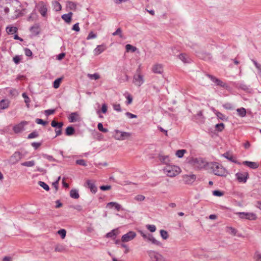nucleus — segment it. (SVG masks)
Returning a JSON list of instances; mask_svg holds the SVG:
<instances>
[{
	"mask_svg": "<svg viewBox=\"0 0 261 261\" xmlns=\"http://www.w3.org/2000/svg\"><path fill=\"white\" fill-rule=\"evenodd\" d=\"M24 9L17 0H6L5 6H0V12H4L8 18L15 19L24 14Z\"/></svg>",
	"mask_w": 261,
	"mask_h": 261,
	"instance_id": "nucleus-1",
	"label": "nucleus"
},
{
	"mask_svg": "<svg viewBox=\"0 0 261 261\" xmlns=\"http://www.w3.org/2000/svg\"><path fill=\"white\" fill-rule=\"evenodd\" d=\"M210 168L213 173L216 175L225 177L228 174L227 170L222 165L217 162L211 163Z\"/></svg>",
	"mask_w": 261,
	"mask_h": 261,
	"instance_id": "nucleus-2",
	"label": "nucleus"
},
{
	"mask_svg": "<svg viewBox=\"0 0 261 261\" xmlns=\"http://www.w3.org/2000/svg\"><path fill=\"white\" fill-rule=\"evenodd\" d=\"M189 163L197 169L204 168L207 164L206 161L201 158H191L189 161Z\"/></svg>",
	"mask_w": 261,
	"mask_h": 261,
	"instance_id": "nucleus-3",
	"label": "nucleus"
},
{
	"mask_svg": "<svg viewBox=\"0 0 261 261\" xmlns=\"http://www.w3.org/2000/svg\"><path fill=\"white\" fill-rule=\"evenodd\" d=\"M164 172L169 177H174L181 171L180 168L176 166L167 165L164 169Z\"/></svg>",
	"mask_w": 261,
	"mask_h": 261,
	"instance_id": "nucleus-4",
	"label": "nucleus"
},
{
	"mask_svg": "<svg viewBox=\"0 0 261 261\" xmlns=\"http://www.w3.org/2000/svg\"><path fill=\"white\" fill-rule=\"evenodd\" d=\"M150 261H167L166 259L161 253L153 250L147 251Z\"/></svg>",
	"mask_w": 261,
	"mask_h": 261,
	"instance_id": "nucleus-5",
	"label": "nucleus"
},
{
	"mask_svg": "<svg viewBox=\"0 0 261 261\" xmlns=\"http://www.w3.org/2000/svg\"><path fill=\"white\" fill-rule=\"evenodd\" d=\"M115 138L118 140H124L130 137L132 134L129 132H122L119 130H115Z\"/></svg>",
	"mask_w": 261,
	"mask_h": 261,
	"instance_id": "nucleus-6",
	"label": "nucleus"
},
{
	"mask_svg": "<svg viewBox=\"0 0 261 261\" xmlns=\"http://www.w3.org/2000/svg\"><path fill=\"white\" fill-rule=\"evenodd\" d=\"M241 219H246L249 220H255L257 216L253 213L239 212L237 214Z\"/></svg>",
	"mask_w": 261,
	"mask_h": 261,
	"instance_id": "nucleus-7",
	"label": "nucleus"
},
{
	"mask_svg": "<svg viewBox=\"0 0 261 261\" xmlns=\"http://www.w3.org/2000/svg\"><path fill=\"white\" fill-rule=\"evenodd\" d=\"M63 122H58L55 120H53L51 122V125L53 127H56L55 133L56 137L61 135L62 134V127L63 126Z\"/></svg>",
	"mask_w": 261,
	"mask_h": 261,
	"instance_id": "nucleus-8",
	"label": "nucleus"
},
{
	"mask_svg": "<svg viewBox=\"0 0 261 261\" xmlns=\"http://www.w3.org/2000/svg\"><path fill=\"white\" fill-rule=\"evenodd\" d=\"M144 82L143 75L141 74H135L133 83L137 86L140 87Z\"/></svg>",
	"mask_w": 261,
	"mask_h": 261,
	"instance_id": "nucleus-9",
	"label": "nucleus"
},
{
	"mask_svg": "<svg viewBox=\"0 0 261 261\" xmlns=\"http://www.w3.org/2000/svg\"><path fill=\"white\" fill-rule=\"evenodd\" d=\"M136 237V233L133 231H129L122 236V242H127L133 240Z\"/></svg>",
	"mask_w": 261,
	"mask_h": 261,
	"instance_id": "nucleus-10",
	"label": "nucleus"
},
{
	"mask_svg": "<svg viewBox=\"0 0 261 261\" xmlns=\"http://www.w3.org/2000/svg\"><path fill=\"white\" fill-rule=\"evenodd\" d=\"M27 124H28V122L22 121L19 123L13 126V130L16 134L19 133L24 130V126Z\"/></svg>",
	"mask_w": 261,
	"mask_h": 261,
	"instance_id": "nucleus-11",
	"label": "nucleus"
},
{
	"mask_svg": "<svg viewBox=\"0 0 261 261\" xmlns=\"http://www.w3.org/2000/svg\"><path fill=\"white\" fill-rule=\"evenodd\" d=\"M196 177L194 174L187 175L185 174L182 176V179L185 184L191 185L196 180Z\"/></svg>",
	"mask_w": 261,
	"mask_h": 261,
	"instance_id": "nucleus-12",
	"label": "nucleus"
},
{
	"mask_svg": "<svg viewBox=\"0 0 261 261\" xmlns=\"http://www.w3.org/2000/svg\"><path fill=\"white\" fill-rule=\"evenodd\" d=\"M144 239L148 242H150L152 244L158 246L162 247L163 246V244L160 241L156 240L151 234L147 233L146 237Z\"/></svg>",
	"mask_w": 261,
	"mask_h": 261,
	"instance_id": "nucleus-13",
	"label": "nucleus"
},
{
	"mask_svg": "<svg viewBox=\"0 0 261 261\" xmlns=\"http://www.w3.org/2000/svg\"><path fill=\"white\" fill-rule=\"evenodd\" d=\"M207 76L211 79V80L212 82L215 83L216 85L220 86L223 88H227L228 86H227V84L222 82L219 79L216 77L215 76H214L213 75H210V74H207Z\"/></svg>",
	"mask_w": 261,
	"mask_h": 261,
	"instance_id": "nucleus-14",
	"label": "nucleus"
},
{
	"mask_svg": "<svg viewBox=\"0 0 261 261\" xmlns=\"http://www.w3.org/2000/svg\"><path fill=\"white\" fill-rule=\"evenodd\" d=\"M236 176L239 182L245 183L249 177V174L247 172H238L236 174Z\"/></svg>",
	"mask_w": 261,
	"mask_h": 261,
	"instance_id": "nucleus-15",
	"label": "nucleus"
},
{
	"mask_svg": "<svg viewBox=\"0 0 261 261\" xmlns=\"http://www.w3.org/2000/svg\"><path fill=\"white\" fill-rule=\"evenodd\" d=\"M38 11L40 14L45 17L46 15L47 9L46 5L43 2H40L38 4Z\"/></svg>",
	"mask_w": 261,
	"mask_h": 261,
	"instance_id": "nucleus-16",
	"label": "nucleus"
},
{
	"mask_svg": "<svg viewBox=\"0 0 261 261\" xmlns=\"http://www.w3.org/2000/svg\"><path fill=\"white\" fill-rule=\"evenodd\" d=\"M21 158V154L20 152L16 151L14 152L11 156L10 162L12 164H14L18 162Z\"/></svg>",
	"mask_w": 261,
	"mask_h": 261,
	"instance_id": "nucleus-17",
	"label": "nucleus"
},
{
	"mask_svg": "<svg viewBox=\"0 0 261 261\" xmlns=\"http://www.w3.org/2000/svg\"><path fill=\"white\" fill-rule=\"evenodd\" d=\"M152 71L154 73L161 74L163 72V67L161 64H154L152 67Z\"/></svg>",
	"mask_w": 261,
	"mask_h": 261,
	"instance_id": "nucleus-18",
	"label": "nucleus"
},
{
	"mask_svg": "<svg viewBox=\"0 0 261 261\" xmlns=\"http://www.w3.org/2000/svg\"><path fill=\"white\" fill-rule=\"evenodd\" d=\"M243 164L253 169H257L259 167V164L257 162L244 161Z\"/></svg>",
	"mask_w": 261,
	"mask_h": 261,
	"instance_id": "nucleus-19",
	"label": "nucleus"
},
{
	"mask_svg": "<svg viewBox=\"0 0 261 261\" xmlns=\"http://www.w3.org/2000/svg\"><path fill=\"white\" fill-rule=\"evenodd\" d=\"M87 187L90 190V191L95 193L97 191V188L95 185V184L90 180H87L86 182Z\"/></svg>",
	"mask_w": 261,
	"mask_h": 261,
	"instance_id": "nucleus-20",
	"label": "nucleus"
},
{
	"mask_svg": "<svg viewBox=\"0 0 261 261\" xmlns=\"http://www.w3.org/2000/svg\"><path fill=\"white\" fill-rule=\"evenodd\" d=\"M106 46L104 44L98 45L94 49V52L95 55H98L106 49Z\"/></svg>",
	"mask_w": 261,
	"mask_h": 261,
	"instance_id": "nucleus-21",
	"label": "nucleus"
},
{
	"mask_svg": "<svg viewBox=\"0 0 261 261\" xmlns=\"http://www.w3.org/2000/svg\"><path fill=\"white\" fill-rule=\"evenodd\" d=\"M73 13L72 12H69L67 14H64L62 15V18L67 23H70L71 21V18Z\"/></svg>",
	"mask_w": 261,
	"mask_h": 261,
	"instance_id": "nucleus-22",
	"label": "nucleus"
},
{
	"mask_svg": "<svg viewBox=\"0 0 261 261\" xmlns=\"http://www.w3.org/2000/svg\"><path fill=\"white\" fill-rule=\"evenodd\" d=\"M10 105V101L8 99H2L0 101V109L4 110L7 109Z\"/></svg>",
	"mask_w": 261,
	"mask_h": 261,
	"instance_id": "nucleus-23",
	"label": "nucleus"
},
{
	"mask_svg": "<svg viewBox=\"0 0 261 261\" xmlns=\"http://www.w3.org/2000/svg\"><path fill=\"white\" fill-rule=\"evenodd\" d=\"M222 155L233 163L238 164L239 165L240 164L239 162H238L236 160L234 159L233 156L230 154L228 152H226L223 153Z\"/></svg>",
	"mask_w": 261,
	"mask_h": 261,
	"instance_id": "nucleus-24",
	"label": "nucleus"
},
{
	"mask_svg": "<svg viewBox=\"0 0 261 261\" xmlns=\"http://www.w3.org/2000/svg\"><path fill=\"white\" fill-rule=\"evenodd\" d=\"M113 206H114L117 211L121 209V205L115 202H109L107 205V207L109 208H112Z\"/></svg>",
	"mask_w": 261,
	"mask_h": 261,
	"instance_id": "nucleus-25",
	"label": "nucleus"
},
{
	"mask_svg": "<svg viewBox=\"0 0 261 261\" xmlns=\"http://www.w3.org/2000/svg\"><path fill=\"white\" fill-rule=\"evenodd\" d=\"M118 231L117 229H114L111 230L110 232L107 233L106 234V237L107 238H110L112 239H115L118 234Z\"/></svg>",
	"mask_w": 261,
	"mask_h": 261,
	"instance_id": "nucleus-26",
	"label": "nucleus"
},
{
	"mask_svg": "<svg viewBox=\"0 0 261 261\" xmlns=\"http://www.w3.org/2000/svg\"><path fill=\"white\" fill-rule=\"evenodd\" d=\"M178 58L185 63H188L190 62V59L185 54H181L178 56Z\"/></svg>",
	"mask_w": 261,
	"mask_h": 261,
	"instance_id": "nucleus-27",
	"label": "nucleus"
},
{
	"mask_svg": "<svg viewBox=\"0 0 261 261\" xmlns=\"http://www.w3.org/2000/svg\"><path fill=\"white\" fill-rule=\"evenodd\" d=\"M159 160L161 162L167 165H168L170 162V160L168 155H160Z\"/></svg>",
	"mask_w": 261,
	"mask_h": 261,
	"instance_id": "nucleus-28",
	"label": "nucleus"
},
{
	"mask_svg": "<svg viewBox=\"0 0 261 261\" xmlns=\"http://www.w3.org/2000/svg\"><path fill=\"white\" fill-rule=\"evenodd\" d=\"M78 114L77 113H72L68 117V120L70 122H74L77 120Z\"/></svg>",
	"mask_w": 261,
	"mask_h": 261,
	"instance_id": "nucleus-29",
	"label": "nucleus"
},
{
	"mask_svg": "<svg viewBox=\"0 0 261 261\" xmlns=\"http://www.w3.org/2000/svg\"><path fill=\"white\" fill-rule=\"evenodd\" d=\"M238 115L241 117H244L246 115V109L244 108H241L237 109Z\"/></svg>",
	"mask_w": 261,
	"mask_h": 261,
	"instance_id": "nucleus-30",
	"label": "nucleus"
},
{
	"mask_svg": "<svg viewBox=\"0 0 261 261\" xmlns=\"http://www.w3.org/2000/svg\"><path fill=\"white\" fill-rule=\"evenodd\" d=\"M30 31L35 35H38L39 33V26L35 24L30 28Z\"/></svg>",
	"mask_w": 261,
	"mask_h": 261,
	"instance_id": "nucleus-31",
	"label": "nucleus"
},
{
	"mask_svg": "<svg viewBox=\"0 0 261 261\" xmlns=\"http://www.w3.org/2000/svg\"><path fill=\"white\" fill-rule=\"evenodd\" d=\"M75 133V129L74 128L71 126H68L65 131V134L67 136H71L74 134Z\"/></svg>",
	"mask_w": 261,
	"mask_h": 261,
	"instance_id": "nucleus-32",
	"label": "nucleus"
},
{
	"mask_svg": "<svg viewBox=\"0 0 261 261\" xmlns=\"http://www.w3.org/2000/svg\"><path fill=\"white\" fill-rule=\"evenodd\" d=\"M66 6L70 10H75L76 9V4L73 2H67Z\"/></svg>",
	"mask_w": 261,
	"mask_h": 261,
	"instance_id": "nucleus-33",
	"label": "nucleus"
},
{
	"mask_svg": "<svg viewBox=\"0 0 261 261\" xmlns=\"http://www.w3.org/2000/svg\"><path fill=\"white\" fill-rule=\"evenodd\" d=\"M70 195L74 199H78L80 197L78 191L75 189H72L70 191Z\"/></svg>",
	"mask_w": 261,
	"mask_h": 261,
	"instance_id": "nucleus-34",
	"label": "nucleus"
},
{
	"mask_svg": "<svg viewBox=\"0 0 261 261\" xmlns=\"http://www.w3.org/2000/svg\"><path fill=\"white\" fill-rule=\"evenodd\" d=\"M6 31L9 34H13L17 32V28L14 27H7Z\"/></svg>",
	"mask_w": 261,
	"mask_h": 261,
	"instance_id": "nucleus-35",
	"label": "nucleus"
},
{
	"mask_svg": "<svg viewBox=\"0 0 261 261\" xmlns=\"http://www.w3.org/2000/svg\"><path fill=\"white\" fill-rule=\"evenodd\" d=\"M125 49H126V51L127 52H128V51H130L132 53H134V52H135L137 50V48L136 47L134 46H133V45H132L130 44H127V45H126Z\"/></svg>",
	"mask_w": 261,
	"mask_h": 261,
	"instance_id": "nucleus-36",
	"label": "nucleus"
},
{
	"mask_svg": "<svg viewBox=\"0 0 261 261\" xmlns=\"http://www.w3.org/2000/svg\"><path fill=\"white\" fill-rule=\"evenodd\" d=\"M63 80V77H60L57 79H56L53 84V87L55 89H57L60 87V84Z\"/></svg>",
	"mask_w": 261,
	"mask_h": 261,
	"instance_id": "nucleus-37",
	"label": "nucleus"
},
{
	"mask_svg": "<svg viewBox=\"0 0 261 261\" xmlns=\"http://www.w3.org/2000/svg\"><path fill=\"white\" fill-rule=\"evenodd\" d=\"M87 76L90 79V80H98L100 79V75L98 73H95L94 74H90L88 73L87 74Z\"/></svg>",
	"mask_w": 261,
	"mask_h": 261,
	"instance_id": "nucleus-38",
	"label": "nucleus"
},
{
	"mask_svg": "<svg viewBox=\"0 0 261 261\" xmlns=\"http://www.w3.org/2000/svg\"><path fill=\"white\" fill-rule=\"evenodd\" d=\"M54 8L56 11H59L62 9L61 5L57 1H55L53 3Z\"/></svg>",
	"mask_w": 261,
	"mask_h": 261,
	"instance_id": "nucleus-39",
	"label": "nucleus"
},
{
	"mask_svg": "<svg viewBox=\"0 0 261 261\" xmlns=\"http://www.w3.org/2000/svg\"><path fill=\"white\" fill-rule=\"evenodd\" d=\"M160 234L164 240H166L169 238V234L167 231L162 229L160 230Z\"/></svg>",
	"mask_w": 261,
	"mask_h": 261,
	"instance_id": "nucleus-40",
	"label": "nucleus"
},
{
	"mask_svg": "<svg viewBox=\"0 0 261 261\" xmlns=\"http://www.w3.org/2000/svg\"><path fill=\"white\" fill-rule=\"evenodd\" d=\"M65 250V248L64 246L62 245H57L55 248V251L56 252H62Z\"/></svg>",
	"mask_w": 261,
	"mask_h": 261,
	"instance_id": "nucleus-41",
	"label": "nucleus"
},
{
	"mask_svg": "<svg viewBox=\"0 0 261 261\" xmlns=\"http://www.w3.org/2000/svg\"><path fill=\"white\" fill-rule=\"evenodd\" d=\"M21 165L25 167H33L35 165L34 161H27L21 163Z\"/></svg>",
	"mask_w": 261,
	"mask_h": 261,
	"instance_id": "nucleus-42",
	"label": "nucleus"
},
{
	"mask_svg": "<svg viewBox=\"0 0 261 261\" xmlns=\"http://www.w3.org/2000/svg\"><path fill=\"white\" fill-rule=\"evenodd\" d=\"M22 96L23 97V98L24 99V102L26 103L27 107L29 108V103L30 102V98L28 96V95H27V94L25 93H23L22 94Z\"/></svg>",
	"mask_w": 261,
	"mask_h": 261,
	"instance_id": "nucleus-43",
	"label": "nucleus"
},
{
	"mask_svg": "<svg viewBox=\"0 0 261 261\" xmlns=\"http://www.w3.org/2000/svg\"><path fill=\"white\" fill-rule=\"evenodd\" d=\"M187 152L186 150L185 149H180V150H178L176 152V155L179 158H182L184 154Z\"/></svg>",
	"mask_w": 261,
	"mask_h": 261,
	"instance_id": "nucleus-44",
	"label": "nucleus"
},
{
	"mask_svg": "<svg viewBox=\"0 0 261 261\" xmlns=\"http://www.w3.org/2000/svg\"><path fill=\"white\" fill-rule=\"evenodd\" d=\"M38 185L40 187L43 188L44 190H45L46 191H49V186L46 184H45L44 182L42 181H38Z\"/></svg>",
	"mask_w": 261,
	"mask_h": 261,
	"instance_id": "nucleus-45",
	"label": "nucleus"
},
{
	"mask_svg": "<svg viewBox=\"0 0 261 261\" xmlns=\"http://www.w3.org/2000/svg\"><path fill=\"white\" fill-rule=\"evenodd\" d=\"M38 136H39V134H38V132L35 130V131H33V132H32L31 133H30L28 135V139H31L37 138L38 137Z\"/></svg>",
	"mask_w": 261,
	"mask_h": 261,
	"instance_id": "nucleus-46",
	"label": "nucleus"
},
{
	"mask_svg": "<svg viewBox=\"0 0 261 261\" xmlns=\"http://www.w3.org/2000/svg\"><path fill=\"white\" fill-rule=\"evenodd\" d=\"M112 35L113 36L119 35V37L121 38H123V37L122 35V30L121 29V28L117 29L116 31L112 34Z\"/></svg>",
	"mask_w": 261,
	"mask_h": 261,
	"instance_id": "nucleus-47",
	"label": "nucleus"
},
{
	"mask_svg": "<svg viewBox=\"0 0 261 261\" xmlns=\"http://www.w3.org/2000/svg\"><path fill=\"white\" fill-rule=\"evenodd\" d=\"M97 128L98 130L103 133H107L108 129L107 128H103V125L101 123H99L97 125Z\"/></svg>",
	"mask_w": 261,
	"mask_h": 261,
	"instance_id": "nucleus-48",
	"label": "nucleus"
},
{
	"mask_svg": "<svg viewBox=\"0 0 261 261\" xmlns=\"http://www.w3.org/2000/svg\"><path fill=\"white\" fill-rule=\"evenodd\" d=\"M254 258L255 261H261V253L259 251H256L254 253Z\"/></svg>",
	"mask_w": 261,
	"mask_h": 261,
	"instance_id": "nucleus-49",
	"label": "nucleus"
},
{
	"mask_svg": "<svg viewBox=\"0 0 261 261\" xmlns=\"http://www.w3.org/2000/svg\"><path fill=\"white\" fill-rule=\"evenodd\" d=\"M147 229L151 232H153L156 230V227L154 225L148 224L146 225Z\"/></svg>",
	"mask_w": 261,
	"mask_h": 261,
	"instance_id": "nucleus-50",
	"label": "nucleus"
},
{
	"mask_svg": "<svg viewBox=\"0 0 261 261\" xmlns=\"http://www.w3.org/2000/svg\"><path fill=\"white\" fill-rule=\"evenodd\" d=\"M216 128L219 132H222L224 128V124L223 123H218L216 125Z\"/></svg>",
	"mask_w": 261,
	"mask_h": 261,
	"instance_id": "nucleus-51",
	"label": "nucleus"
},
{
	"mask_svg": "<svg viewBox=\"0 0 261 261\" xmlns=\"http://www.w3.org/2000/svg\"><path fill=\"white\" fill-rule=\"evenodd\" d=\"M251 61L253 63L255 67L257 69L258 72L259 73H261V64L258 63V62H257L255 60H254L253 59H252Z\"/></svg>",
	"mask_w": 261,
	"mask_h": 261,
	"instance_id": "nucleus-52",
	"label": "nucleus"
},
{
	"mask_svg": "<svg viewBox=\"0 0 261 261\" xmlns=\"http://www.w3.org/2000/svg\"><path fill=\"white\" fill-rule=\"evenodd\" d=\"M58 233L60 235V236L61 237V238L62 239H64L65 237H66V231L65 230V229H60L58 231Z\"/></svg>",
	"mask_w": 261,
	"mask_h": 261,
	"instance_id": "nucleus-53",
	"label": "nucleus"
},
{
	"mask_svg": "<svg viewBox=\"0 0 261 261\" xmlns=\"http://www.w3.org/2000/svg\"><path fill=\"white\" fill-rule=\"evenodd\" d=\"M35 122L39 124H42L43 125H45L47 124V121H44L41 119L37 118L35 120Z\"/></svg>",
	"mask_w": 261,
	"mask_h": 261,
	"instance_id": "nucleus-54",
	"label": "nucleus"
},
{
	"mask_svg": "<svg viewBox=\"0 0 261 261\" xmlns=\"http://www.w3.org/2000/svg\"><path fill=\"white\" fill-rule=\"evenodd\" d=\"M135 199L138 201H142L145 199V196L142 195H137L135 197Z\"/></svg>",
	"mask_w": 261,
	"mask_h": 261,
	"instance_id": "nucleus-55",
	"label": "nucleus"
},
{
	"mask_svg": "<svg viewBox=\"0 0 261 261\" xmlns=\"http://www.w3.org/2000/svg\"><path fill=\"white\" fill-rule=\"evenodd\" d=\"M96 37H97V35L96 34H94L93 32H91L89 33V34L87 37V39L90 40V39H94V38H96Z\"/></svg>",
	"mask_w": 261,
	"mask_h": 261,
	"instance_id": "nucleus-56",
	"label": "nucleus"
},
{
	"mask_svg": "<svg viewBox=\"0 0 261 261\" xmlns=\"http://www.w3.org/2000/svg\"><path fill=\"white\" fill-rule=\"evenodd\" d=\"M55 112V110H54V109H48V110H46L44 111L45 115L47 116L54 114Z\"/></svg>",
	"mask_w": 261,
	"mask_h": 261,
	"instance_id": "nucleus-57",
	"label": "nucleus"
},
{
	"mask_svg": "<svg viewBox=\"0 0 261 261\" xmlns=\"http://www.w3.org/2000/svg\"><path fill=\"white\" fill-rule=\"evenodd\" d=\"M76 163L77 165H82V166H87V164H86V163L85 161L84 160H83V159H80V160H76Z\"/></svg>",
	"mask_w": 261,
	"mask_h": 261,
	"instance_id": "nucleus-58",
	"label": "nucleus"
},
{
	"mask_svg": "<svg viewBox=\"0 0 261 261\" xmlns=\"http://www.w3.org/2000/svg\"><path fill=\"white\" fill-rule=\"evenodd\" d=\"M213 194L216 196H222L223 195V193L219 190H215L213 192Z\"/></svg>",
	"mask_w": 261,
	"mask_h": 261,
	"instance_id": "nucleus-59",
	"label": "nucleus"
},
{
	"mask_svg": "<svg viewBox=\"0 0 261 261\" xmlns=\"http://www.w3.org/2000/svg\"><path fill=\"white\" fill-rule=\"evenodd\" d=\"M108 111V107H107V105L106 103H103L102 105V107H101V111L102 113L105 114L107 113Z\"/></svg>",
	"mask_w": 261,
	"mask_h": 261,
	"instance_id": "nucleus-60",
	"label": "nucleus"
},
{
	"mask_svg": "<svg viewBox=\"0 0 261 261\" xmlns=\"http://www.w3.org/2000/svg\"><path fill=\"white\" fill-rule=\"evenodd\" d=\"M21 60V58L19 56H15L13 58V60L14 62V63L16 64H18L19 63Z\"/></svg>",
	"mask_w": 261,
	"mask_h": 261,
	"instance_id": "nucleus-61",
	"label": "nucleus"
},
{
	"mask_svg": "<svg viewBox=\"0 0 261 261\" xmlns=\"http://www.w3.org/2000/svg\"><path fill=\"white\" fill-rule=\"evenodd\" d=\"M24 53L25 56L28 57H31L32 55V51L28 48H24Z\"/></svg>",
	"mask_w": 261,
	"mask_h": 261,
	"instance_id": "nucleus-62",
	"label": "nucleus"
},
{
	"mask_svg": "<svg viewBox=\"0 0 261 261\" xmlns=\"http://www.w3.org/2000/svg\"><path fill=\"white\" fill-rule=\"evenodd\" d=\"M113 109L117 112L121 111V106H120V104L113 105Z\"/></svg>",
	"mask_w": 261,
	"mask_h": 261,
	"instance_id": "nucleus-63",
	"label": "nucleus"
},
{
	"mask_svg": "<svg viewBox=\"0 0 261 261\" xmlns=\"http://www.w3.org/2000/svg\"><path fill=\"white\" fill-rule=\"evenodd\" d=\"M125 115L127 117H128L129 118H136L137 117V116L136 115L132 114L130 112H126L125 113Z\"/></svg>",
	"mask_w": 261,
	"mask_h": 261,
	"instance_id": "nucleus-64",
	"label": "nucleus"
}]
</instances>
